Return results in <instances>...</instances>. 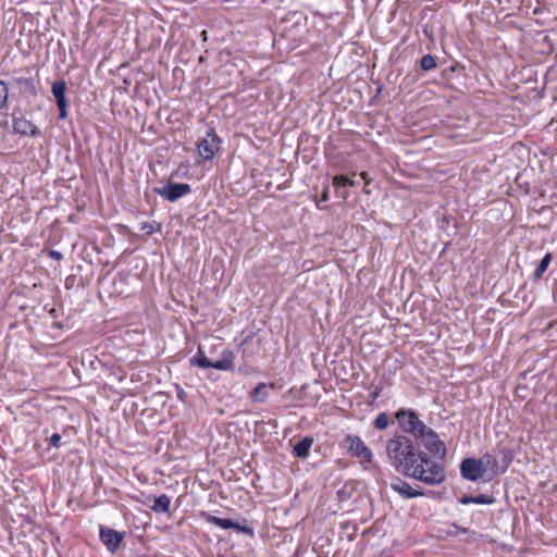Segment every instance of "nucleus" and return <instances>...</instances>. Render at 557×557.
Listing matches in <instances>:
<instances>
[{
	"label": "nucleus",
	"instance_id": "nucleus-3",
	"mask_svg": "<svg viewBox=\"0 0 557 557\" xmlns=\"http://www.w3.org/2000/svg\"><path fill=\"white\" fill-rule=\"evenodd\" d=\"M498 467L497 459L490 455L485 454L482 458H466L460 463V473L461 476L468 481L476 482L483 479L487 469L495 471Z\"/></svg>",
	"mask_w": 557,
	"mask_h": 557
},
{
	"label": "nucleus",
	"instance_id": "nucleus-2",
	"mask_svg": "<svg viewBox=\"0 0 557 557\" xmlns=\"http://www.w3.org/2000/svg\"><path fill=\"white\" fill-rule=\"evenodd\" d=\"M419 450L412 440L406 435H395L386 442V454L391 465L401 473H404L406 467L408 468Z\"/></svg>",
	"mask_w": 557,
	"mask_h": 557
},
{
	"label": "nucleus",
	"instance_id": "nucleus-11",
	"mask_svg": "<svg viewBox=\"0 0 557 557\" xmlns=\"http://www.w3.org/2000/svg\"><path fill=\"white\" fill-rule=\"evenodd\" d=\"M201 516L208 523L216 525L221 529H224V530L234 529L237 532H240V533H244V534H247L250 536L253 535L252 528H249L247 525H242L231 519L219 518L209 512H201Z\"/></svg>",
	"mask_w": 557,
	"mask_h": 557
},
{
	"label": "nucleus",
	"instance_id": "nucleus-9",
	"mask_svg": "<svg viewBox=\"0 0 557 557\" xmlns=\"http://www.w3.org/2000/svg\"><path fill=\"white\" fill-rule=\"evenodd\" d=\"M12 127L14 133L22 136L36 137L40 134L38 127L32 121L27 120L21 110L13 111Z\"/></svg>",
	"mask_w": 557,
	"mask_h": 557
},
{
	"label": "nucleus",
	"instance_id": "nucleus-29",
	"mask_svg": "<svg viewBox=\"0 0 557 557\" xmlns=\"http://www.w3.org/2000/svg\"><path fill=\"white\" fill-rule=\"evenodd\" d=\"M382 389L380 387H375L374 391L371 393L372 399H376L381 395Z\"/></svg>",
	"mask_w": 557,
	"mask_h": 557
},
{
	"label": "nucleus",
	"instance_id": "nucleus-28",
	"mask_svg": "<svg viewBox=\"0 0 557 557\" xmlns=\"http://www.w3.org/2000/svg\"><path fill=\"white\" fill-rule=\"evenodd\" d=\"M459 502L462 505L474 504V496L463 495Z\"/></svg>",
	"mask_w": 557,
	"mask_h": 557
},
{
	"label": "nucleus",
	"instance_id": "nucleus-14",
	"mask_svg": "<svg viewBox=\"0 0 557 557\" xmlns=\"http://www.w3.org/2000/svg\"><path fill=\"white\" fill-rule=\"evenodd\" d=\"M282 384L277 382L264 383L260 382L257 386L250 392L249 396L252 403L256 404H264L269 398V389H281Z\"/></svg>",
	"mask_w": 557,
	"mask_h": 557
},
{
	"label": "nucleus",
	"instance_id": "nucleus-33",
	"mask_svg": "<svg viewBox=\"0 0 557 557\" xmlns=\"http://www.w3.org/2000/svg\"><path fill=\"white\" fill-rule=\"evenodd\" d=\"M556 324H557V321H556V322H552V323L549 324V327H553V326H554V325H556Z\"/></svg>",
	"mask_w": 557,
	"mask_h": 557
},
{
	"label": "nucleus",
	"instance_id": "nucleus-20",
	"mask_svg": "<svg viewBox=\"0 0 557 557\" xmlns=\"http://www.w3.org/2000/svg\"><path fill=\"white\" fill-rule=\"evenodd\" d=\"M16 84L18 86H21V88L30 94V95H36V86H35V83H34V79L32 77H20V78H16Z\"/></svg>",
	"mask_w": 557,
	"mask_h": 557
},
{
	"label": "nucleus",
	"instance_id": "nucleus-16",
	"mask_svg": "<svg viewBox=\"0 0 557 557\" xmlns=\"http://www.w3.org/2000/svg\"><path fill=\"white\" fill-rule=\"evenodd\" d=\"M313 444V438L310 436H306L300 440L293 447V455L297 458H307L309 456L310 448Z\"/></svg>",
	"mask_w": 557,
	"mask_h": 557
},
{
	"label": "nucleus",
	"instance_id": "nucleus-21",
	"mask_svg": "<svg viewBox=\"0 0 557 557\" xmlns=\"http://www.w3.org/2000/svg\"><path fill=\"white\" fill-rule=\"evenodd\" d=\"M436 60L435 58L428 53V54H424L421 60H420V67L423 70V71H431V70H434L436 67Z\"/></svg>",
	"mask_w": 557,
	"mask_h": 557
},
{
	"label": "nucleus",
	"instance_id": "nucleus-25",
	"mask_svg": "<svg viewBox=\"0 0 557 557\" xmlns=\"http://www.w3.org/2000/svg\"><path fill=\"white\" fill-rule=\"evenodd\" d=\"M333 185L336 189L341 187L347 186V176L345 175H335L333 177Z\"/></svg>",
	"mask_w": 557,
	"mask_h": 557
},
{
	"label": "nucleus",
	"instance_id": "nucleus-19",
	"mask_svg": "<svg viewBox=\"0 0 557 557\" xmlns=\"http://www.w3.org/2000/svg\"><path fill=\"white\" fill-rule=\"evenodd\" d=\"M140 231L145 235H152L154 233H160L162 231V224L157 221L143 222L140 224Z\"/></svg>",
	"mask_w": 557,
	"mask_h": 557
},
{
	"label": "nucleus",
	"instance_id": "nucleus-8",
	"mask_svg": "<svg viewBox=\"0 0 557 557\" xmlns=\"http://www.w3.org/2000/svg\"><path fill=\"white\" fill-rule=\"evenodd\" d=\"M422 443L430 456L444 460L447 455L445 443L440 438L438 434L430 426L423 432V435L417 438Z\"/></svg>",
	"mask_w": 557,
	"mask_h": 557
},
{
	"label": "nucleus",
	"instance_id": "nucleus-15",
	"mask_svg": "<svg viewBox=\"0 0 557 557\" xmlns=\"http://www.w3.org/2000/svg\"><path fill=\"white\" fill-rule=\"evenodd\" d=\"M391 487L393 491H395L405 498H416L423 496V493L421 491L414 490L408 482L399 478H397L394 482L391 483Z\"/></svg>",
	"mask_w": 557,
	"mask_h": 557
},
{
	"label": "nucleus",
	"instance_id": "nucleus-31",
	"mask_svg": "<svg viewBox=\"0 0 557 557\" xmlns=\"http://www.w3.org/2000/svg\"><path fill=\"white\" fill-rule=\"evenodd\" d=\"M50 257L54 258V259H61L62 258V255L55 250H51L49 252Z\"/></svg>",
	"mask_w": 557,
	"mask_h": 557
},
{
	"label": "nucleus",
	"instance_id": "nucleus-24",
	"mask_svg": "<svg viewBox=\"0 0 557 557\" xmlns=\"http://www.w3.org/2000/svg\"><path fill=\"white\" fill-rule=\"evenodd\" d=\"M494 502L493 497L486 494H481L478 496H474V504L479 505H490Z\"/></svg>",
	"mask_w": 557,
	"mask_h": 557
},
{
	"label": "nucleus",
	"instance_id": "nucleus-10",
	"mask_svg": "<svg viewBox=\"0 0 557 557\" xmlns=\"http://www.w3.org/2000/svg\"><path fill=\"white\" fill-rule=\"evenodd\" d=\"M156 191L164 199L171 202H175L185 195H188L191 191V187L189 184L186 183L169 182L162 188H158Z\"/></svg>",
	"mask_w": 557,
	"mask_h": 557
},
{
	"label": "nucleus",
	"instance_id": "nucleus-13",
	"mask_svg": "<svg viewBox=\"0 0 557 557\" xmlns=\"http://www.w3.org/2000/svg\"><path fill=\"white\" fill-rule=\"evenodd\" d=\"M67 86L65 81H57L53 83L51 91L55 98L59 110V119L64 120L67 116V100L65 97Z\"/></svg>",
	"mask_w": 557,
	"mask_h": 557
},
{
	"label": "nucleus",
	"instance_id": "nucleus-18",
	"mask_svg": "<svg viewBox=\"0 0 557 557\" xmlns=\"http://www.w3.org/2000/svg\"><path fill=\"white\" fill-rule=\"evenodd\" d=\"M553 260V253L552 252H547L541 260V262L539 263V265L536 267L534 273H533V276L535 280H540L544 273L546 272V270L548 269L550 262Z\"/></svg>",
	"mask_w": 557,
	"mask_h": 557
},
{
	"label": "nucleus",
	"instance_id": "nucleus-26",
	"mask_svg": "<svg viewBox=\"0 0 557 557\" xmlns=\"http://www.w3.org/2000/svg\"><path fill=\"white\" fill-rule=\"evenodd\" d=\"M50 446L60 447L61 445V435L59 433H53L49 440Z\"/></svg>",
	"mask_w": 557,
	"mask_h": 557
},
{
	"label": "nucleus",
	"instance_id": "nucleus-27",
	"mask_svg": "<svg viewBox=\"0 0 557 557\" xmlns=\"http://www.w3.org/2000/svg\"><path fill=\"white\" fill-rule=\"evenodd\" d=\"M360 176L361 178L364 181V188H363V191L366 194H370V190L367 189V186L370 184L371 180L369 177V174L367 172H361L360 173Z\"/></svg>",
	"mask_w": 557,
	"mask_h": 557
},
{
	"label": "nucleus",
	"instance_id": "nucleus-7",
	"mask_svg": "<svg viewBox=\"0 0 557 557\" xmlns=\"http://www.w3.org/2000/svg\"><path fill=\"white\" fill-rule=\"evenodd\" d=\"M221 138L216 134L215 129L211 127L206 136L197 144V153L200 160L198 163H203L214 159L216 152L221 148Z\"/></svg>",
	"mask_w": 557,
	"mask_h": 557
},
{
	"label": "nucleus",
	"instance_id": "nucleus-6",
	"mask_svg": "<svg viewBox=\"0 0 557 557\" xmlns=\"http://www.w3.org/2000/svg\"><path fill=\"white\" fill-rule=\"evenodd\" d=\"M342 447L346 449L349 456L358 458L362 463H371L373 461L371 449L358 435L347 434L343 440Z\"/></svg>",
	"mask_w": 557,
	"mask_h": 557
},
{
	"label": "nucleus",
	"instance_id": "nucleus-30",
	"mask_svg": "<svg viewBox=\"0 0 557 557\" xmlns=\"http://www.w3.org/2000/svg\"><path fill=\"white\" fill-rule=\"evenodd\" d=\"M329 200V189L325 188L321 195L320 201H327Z\"/></svg>",
	"mask_w": 557,
	"mask_h": 557
},
{
	"label": "nucleus",
	"instance_id": "nucleus-4",
	"mask_svg": "<svg viewBox=\"0 0 557 557\" xmlns=\"http://www.w3.org/2000/svg\"><path fill=\"white\" fill-rule=\"evenodd\" d=\"M193 366L208 369L213 368L220 371H232L235 364V354L231 349H224L221 352V358L216 361H211L201 348H198L197 354L190 359Z\"/></svg>",
	"mask_w": 557,
	"mask_h": 557
},
{
	"label": "nucleus",
	"instance_id": "nucleus-23",
	"mask_svg": "<svg viewBox=\"0 0 557 557\" xmlns=\"http://www.w3.org/2000/svg\"><path fill=\"white\" fill-rule=\"evenodd\" d=\"M9 99V87L8 84L0 79V110L5 108Z\"/></svg>",
	"mask_w": 557,
	"mask_h": 557
},
{
	"label": "nucleus",
	"instance_id": "nucleus-1",
	"mask_svg": "<svg viewBox=\"0 0 557 557\" xmlns=\"http://www.w3.org/2000/svg\"><path fill=\"white\" fill-rule=\"evenodd\" d=\"M436 459L420 449L403 474L429 486L441 485L446 481V471Z\"/></svg>",
	"mask_w": 557,
	"mask_h": 557
},
{
	"label": "nucleus",
	"instance_id": "nucleus-22",
	"mask_svg": "<svg viewBox=\"0 0 557 557\" xmlns=\"http://www.w3.org/2000/svg\"><path fill=\"white\" fill-rule=\"evenodd\" d=\"M389 424V418L386 412H381L376 416V418L373 421V425L377 430H384Z\"/></svg>",
	"mask_w": 557,
	"mask_h": 557
},
{
	"label": "nucleus",
	"instance_id": "nucleus-32",
	"mask_svg": "<svg viewBox=\"0 0 557 557\" xmlns=\"http://www.w3.org/2000/svg\"><path fill=\"white\" fill-rule=\"evenodd\" d=\"M347 186H356V183L354 180L347 177Z\"/></svg>",
	"mask_w": 557,
	"mask_h": 557
},
{
	"label": "nucleus",
	"instance_id": "nucleus-17",
	"mask_svg": "<svg viewBox=\"0 0 557 557\" xmlns=\"http://www.w3.org/2000/svg\"><path fill=\"white\" fill-rule=\"evenodd\" d=\"M171 498L162 494L160 496L153 497V505L150 506L151 510L157 513H165L170 511Z\"/></svg>",
	"mask_w": 557,
	"mask_h": 557
},
{
	"label": "nucleus",
	"instance_id": "nucleus-5",
	"mask_svg": "<svg viewBox=\"0 0 557 557\" xmlns=\"http://www.w3.org/2000/svg\"><path fill=\"white\" fill-rule=\"evenodd\" d=\"M395 418L403 432L412 435L416 440L429 428L412 409L401 408L395 413Z\"/></svg>",
	"mask_w": 557,
	"mask_h": 557
},
{
	"label": "nucleus",
	"instance_id": "nucleus-12",
	"mask_svg": "<svg viewBox=\"0 0 557 557\" xmlns=\"http://www.w3.org/2000/svg\"><path fill=\"white\" fill-rule=\"evenodd\" d=\"M99 537L107 549L115 553L123 541V534L109 527L101 525L99 529Z\"/></svg>",
	"mask_w": 557,
	"mask_h": 557
}]
</instances>
